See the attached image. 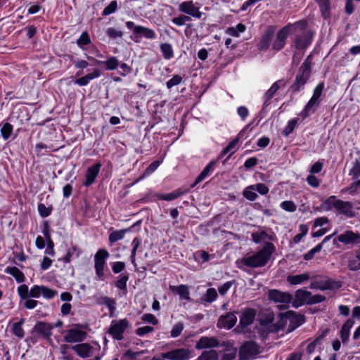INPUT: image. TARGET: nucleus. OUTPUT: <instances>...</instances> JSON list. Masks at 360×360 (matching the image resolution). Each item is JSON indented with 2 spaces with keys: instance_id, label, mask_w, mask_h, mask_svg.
Returning a JSON list of instances; mask_svg holds the SVG:
<instances>
[{
  "instance_id": "2f4dec72",
  "label": "nucleus",
  "mask_w": 360,
  "mask_h": 360,
  "mask_svg": "<svg viewBox=\"0 0 360 360\" xmlns=\"http://www.w3.org/2000/svg\"><path fill=\"white\" fill-rule=\"evenodd\" d=\"M239 141V138L237 136L233 140H232L228 146L223 149L221 153V155H228V158L232 155L237 150V145Z\"/></svg>"
},
{
  "instance_id": "4be33fe9",
  "label": "nucleus",
  "mask_w": 360,
  "mask_h": 360,
  "mask_svg": "<svg viewBox=\"0 0 360 360\" xmlns=\"http://www.w3.org/2000/svg\"><path fill=\"white\" fill-rule=\"evenodd\" d=\"M256 316V311L253 309H245L242 311L240 318V325L243 327L252 324Z\"/></svg>"
},
{
  "instance_id": "338daca9",
  "label": "nucleus",
  "mask_w": 360,
  "mask_h": 360,
  "mask_svg": "<svg viewBox=\"0 0 360 360\" xmlns=\"http://www.w3.org/2000/svg\"><path fill=\"white\" fill-rule=\"evenodd\" d=\"M360 188V179L350 184L346 189L342 190V192H348L349 194L355 193Z\"/></svg>"
},
{
  "instance_id": "6e6d98bb",
  "label": "nucleus",
  "mask_w": 360,
  "mask_h": 360,
  "mask_svg": "<svg viewBox=\"0 0 360 360\" xmlns=\"http://www.w3.org/2000/svg\"><path fill=\"white\" fill-rule=\"evenodd\" d=\"M297 123V119L295 118L288 122V125L285 127L283 131V134L285 136H288L292 132L294 129L295 128Z\"/></svg>"
},
{
  "instance_id": "72a5a7b5",
  "label": "nucleus",
  "mask_w": 360,
  "mask_h": 360,
  "mask_svg": "<svg viewBox=\"0 0 360 360\" xmlns=\"http://www.w3.org/2000/svg\"><path fill=\"white\" fill-rule=\"evenodd\" d=\"M91 42V38L87 32H83L77 40V46L82 50H85V46L90 44Z\"/></svg>"
},
{
  "instance_id": "f257e3e1",
  "label": "nucleus",
  "mask_w": 360,
  "mask_h": 360,
  "mask_svg": "<svg viewBox=\"0 0 360 360\" xmlns=\"http://www.w3.org/2000/svg\"><path fill=\"white\" fill-rule=\"evenodd\" d=\"M274 250V246L271 243H266L258 252L251 255H247L236 260V263L239 269L244 266L250 268L262 267L266 264Z\"/></svg>"
},
{
  "instance_id": "b1692460",
  "label": "nucleus",
  "mask_w": 360,
  "mask_h": 360,
  "mask_svg": "<svg viewBox=\"0 0 360 360\" xmlns=\"http://www.w3.org/2000/svg\"><path fill=\"white\" fill-rule=\"evenodd\" d=\"M53 326L50 323L39 321L34 326V330L44 338H49L51 335V330Z\"/></svg>"
},
{
  "instance_id": "0eeeda50",
  "label": "nucleus",
  "mask_w": 360,
  "mask_h": 360,
  "mask_svg": "<svg viewBox=\"0 0 360 360\" xmlns=\"http://www.w3.org/2000/svg\"><path fill=\"white\" fill-rule=\"evenodd\" d=\"M129 326L130 323L127 319L114 320L111 322L108 332L113 339L122 340L124 339V333Z\"/></svg>"
},
{
  "instance_id": "3c124183",
  "label": "nucleus",
  "mask_w": 360,
  "mask_h": 360,
  "mask_svg": "<svg viewBox=\"0 0 360 360\" xmlns=\"http://www.w3.org/2000/svg\"><path fill=\"white\" fill-rule=\"evenodd\" d=\"M41 295L45 299L51 300L58 295V291L51 289L45 285H42Z\"/></svg>"
},
{
  "instance_id": "69168bd1",
  "label": "nucleus",
  "mask_w": 360,
  "mask_h": 360,
  "mask_svg": "<svg viewBox=\"0 0 360 360\" xmlns=\"http://www.w3.org/2000/svg\"><path fill=\"white\" fill-rule=\"evenodd\" d=\"M42 285H34L30 290V297L39 298L41 295Z\"/></svg>"
},
{
  "instance_id": "58836bf2",
  "label": "nucleus",
  "mask_w": 360,
  "mask_h": 360,
  "mask_svg": "<svg viewBox=\"0 0 360 360\" xmlns=\"http://www.w3.org/2000/svg\"><path fill=\"white\" fill-rule=\"evenodd\" d=\"M349 175L352 179H357L360 177V162L358 159H355L352 162V167L349 171Z\"/></svg>"
},
{
  "instance_id": "5701e85b",
  "label": "nucleus",
  "mask_w": 360,
  "mask_h": 360,
  "mask_svg": "<svg viewBox=\"0 0 360 360\" xmlns=\"http://www.w3.org/2000/svg\"><path fill=\"white\" fill-rule=\"evenodd\" d=\"M285 82L284 80H278L274 82L272 86L266 91L264 94V106L266 107L269 105L270 100L273 98L276 91L279 89L281 86H285Z\"/></svg>"
},
{
  "instance_id": "a19ab883",
  "label": "nucleus",
  "mask_w": 360,
  "mask_h": 360,
  "mask_svg": "<svg viewBox=\"0 0 360 360\" xmlns=\"http://www.w3.org/2000/svg\"><path fill=\"white\" fill-rule=\"evenodd\" d=\"M102 64L105 65L107 70H114L120 65V62L116 57L110 56L106 60L103 61Z\"/></svg>"
},
{
  "instance_id": "f03ea898",
  "label": "nucleus",
  "mask_w": 360,
  "mask_h": 360,
  "mask_svg": "<svg viewBox=\"0 0 360 360\" xmlns=\"http://www.w3.org/2000/svg\"><path fill=\"white\" fill-rule=\"evenodd\" d=\"M332 206L338 212L344 214L348 218H353L355 216L353 210V204L351 202L343 201L338 199L335 195H331L323 202L322 207L326 210H330Z\"/></svg>"
},
{
  "instance_id": "dca6fc26",
  "label": "nucleus",
  "mask_w": 360,
  "mask_h": 360,
  "mask_svg": "<svg viewBox=\"0 0 360 360\" xmlns=\"http://www.w3.org/2000/svg\"><path fill=\"white\" fill-rule=\"evenodd\" d=\"M289 30L290 25H287L277 32L275 39L272 41V49L280 51L285 46Z\"/></svg>"
},
{
  "instance_id": "9b49d317",
  "label": "nucleus",
  "mask_w": 360,
  "mask_h": 360,
  "mask_svg": "<svg viewBox=\"0 0 360 360\" xmlns=\"http://www.w3.org/2000/svg\"><path fill=\"white\" fill-rule=\"evenodd\" d=\"M259 353V345L252 341L245 342L240 348V357L243 360H250Z\"/></svg>"
},
{
  "instance_id": "bb28decb",
  "label": "nucleus",
  "mask_w": 360,
  "mask_h": 360,
  "mask_svg": "<svg viewBox=\"0 0 360 360\" xmlns=\"http://www.w3.org/2000/svg\"><path fill=\"white\" fill-rule=\"evenodd\" d=\"M354 321L353 319H349L343 324L340 330V338L343 343H345L349 337L350 329L353 327Z\"/></svg>"
},
{
  "instance_id": "c9c22d12",
  "label": "nucleus",
  "mask_w": 360,
  "mask_h": 360,
  "mask_svg": "<svg viewBox=\"0 0 360 360\" xmlns=\"http://www.w3.org/2000/svg\"><path fill=\"white\" fill-rule=\"evenodd\" d=\"M25 322L24 319H21L19 322L14 323L12 325L13 333L19 338H22L25 335V332L22 328V325Z\"/></svg>"
},
{
  "instance_id": "5fc2aeb1",
  "label": "nucleus",
  "mask_w": 360,
  "mask_h": 360,
  "mask_svg": "<svg viewBox=\"0 0 360 360\" xmlns=\"http://www.w3.org/2000/svg\"><path fill=\"white\" fill-rule=\"evenodd\" d=\"M280 207L286 212H293L296 210L297 206L291 200H285L281 203Z\"/></svg>"
},
{
  "instance_id": "4d7b16f0",
  "label": "nucleus",
  "mask_w": 360,
  "mask_h": 360,
  "mask_svg": "<svg viewBox=\"0 0 360 360\" xmlns=\"http://www.w3.org/2000/svg\"><path fill=\"white\" fill-rule=\"evenodd\" d=\"M184 328V323L181 322L176 323L172 328L170 332L172 338L179 336Z\"/></svg>"
},
{
  "instance_id": "ddd939ff",
  "label": "nucleus",
  "mask_w": 360,
  "mask_h": 360,
  "mask_svg": "<svg viewBox=\"0 0 360 360\" xmlns=\"http://www.w3.org/2000/svg\"><path fill=\"white\" fill-rule=\"evenodd\" d=\"M336 240L345 245H356L360 244V233L347 230L338 235Z\"/></svg>"
},
{
  "instance_id": "774afa93",
  "label": "nucleus",
  "mask_w": 360,
  "mask_h": 360,
  "mask_svg": "<svg viewBox=\"0 0 360 360\" xmlns=\"http://www.w3.org/2000/svg\"><path fill=\"white\" fill-rule=\"evenodd\" d=\"M348 268L350 271H358L360 269V260L356 259H351L348 261Z\"/></svg>"
},
{
  "instance_id": "423d86ee",
  "label": "nucleus",
  "mask_w": 360,
  "mask_h": 360,
  "mask_svg": "<svg viewBox=\"0 0 360 360\" xmlns=\"http://www.w3.org/2000/svg\"><path fill=\"white\" fill-rule=\"evenodd\" d=\"M326 300L324 295H315L305 290L299 289L295 292L293 305L295 307L303 305L304 304H313L320 303Z\"/></svg>"
},
{
  "instance_id": "e433bc0d",
  "label": "nucleus",
  "mask_w": 360,
  "mask_h": 360,
  "mask_svg": "<svg viewBox=\"0 0 360 360\" xmlns=\"http://www.w3.org/2000/svg\"><path fill=\"white\" fill-rule=\"evenodd\" d=\"M80 249L77 245H72L70 248L68 249L67 254L63 257V260L65 263H69L71 261L72 257H79L80 255Z\"/></svg>"
},
{
  "instance_id": "c85d7f7f",
  "label": "nucleus",
  "mask_w": 360,
  "mask_h": 360,
  "mask_svg": "<svg viewBox=\"0 0 360 360\" xmlns=\"http://www.w3.org/2000/svg\"><path fill=\"white\" fill-rule=\"evenodd\" d=\"M262 328L267 333H275L281 329V326L273 323V317L270 316L267 320L261 321Z\"/></svg>"
},
{
  "instance_id": "7ed1b4c3",
  "label": "nucleus",
  "mask_w": 360,
  "mask_h": 360,
  "mask_svg": "<svg viewBox=\"0 0 360 360\" xmlns=\"http://www.w3.org/2000/svg\"><path fill=\"white\" fill-rule=\"evenodd\" d=\"M311 72V56L309 55L301 65L299 72L296 75L295 80L290 89L294 92H297L304 86L309 80Z\"/></svg>"
},
{
  "instance_id": "79ce46f5",
  "label": "nucleus",
  "mask_w": 360,
  "mask_h": 360,
  "mask_svg": "<svg viewBox=\"0 0 360 360\" xmlns=\"http://www.w3.org/2000/svg\"><path fill=\"white\" fill-rule=\"evenodd\" d=\"M141 239L140 238H137V237L135 238L131 242L132 250H131V262L134 266H136V251H137L138 248H139V246L141 245Z\"/></svg>"
},
{
  "instance_id": "9d476101",
  "label": "nucleus",
  "mask_w": 360,
  "mask_h": 360,
  "mask_svg": "<svg viewBox=\"0 0 360 360\" xmlns=\"http://www.w3.org/2000/svg\"><path fill=\"white\" fill-rule=\"evenodd\" d=\"M109 257V252L105 249H100L94 255V268L96 275L101 279L104 275V267L105 265L106 259Z\"/></svg>"
},
{
  "instance_id": "864d4df0",
  "label": "nucleus",
  "mask_w": 360,
  "mask_h": 360,
  "mask_svg": "<svg viewBox=\"0 0 360 360\" xmlns=\"http://www.w3.org/2000/svg\"><path fill=\"white\" fill-rule=\"evenodd\" d=\"M326 335V333H323L322 335H321L320 336H319L318 338H316L313 342H311V343H309L308 345H307V352L309 353V354H311L314 352L316 347L317 345H319L321 343V342L322 341V340L323 339V338L325 337Z\"/></svg>"
},
{
  "instance_id": "20e7f679",
  "label": "nucleus",
  "mask_w": 360,
  "mask_h": 360,
  "mask_svg": "<svg viewBox=\"0 0 360 360\" xmlns=\"http://www.w3.org/2000/svg\"><path fill=\"white\" fill-rule=\"evenodd\" d=\"M324 89L323 82L319 83L314 89L313 95L307 102L300 115L304 120L315 112L321 102V95Z\"/></svg>"
},
{
  "instance_id": "680f3d73",
  "label": "nucleus",
  "mask_w": 360,
  "mask_h": 360,
  "mask_svg": "<svg viewBox=\"0 0 360 360\" xmlns=\"http://www.w3.org/2000/svg\"><path fill=\"white\" fill-rule=\"evenodd\" d=\"M267 238L268 234L263 231L252 233V240L256 243H259V242L265 240Z\"/></svg>"
},
{
  "instance_id": "c756f323",
  "label": "nucleus",
  "mask_w": 360,
  "mask_h": 360,
  "mask_svg": "<svg viewBox=\"0 0 360 360\" xmlns=\"http://www.w3.org/2000/svg\"><path fill=\"white\" fill-rule=\"evenodd\" d=\"M4 272L13 276L18 283H22L25 281L24 274L15 266H7Z\"/></svg>"
},
{
  "instance_id": "393cba45",
  "label": "nucleus",
  "mask_w": 360,
  "mask_h": 360,
  "mask_svg": "<svg viewBox=\"0 0 360 360\" xmlns=\"http://www.w3.org/2000/svg\"><path fill=\"white\" fill-rule=\"evenodd\" d=\"M96 304L99 305H105L110 311V316H113L116 309V302L115 300L107 296H101L96 299Z\"/></svg>"
},
{
  "instance_id": "13d9d810",
  "label": "nucleus",
  "mask_w": 360,
  "mask_h": 360,
  "mask_svg": "<svg viewBox=\"0 0 360 360\" xmlns=\"http://www.w3.org/2000/svg\"><path fill=\"white\" fill-rule=\"evenodd\" d=\"M191 20V18L185 15H180L172 20V22L178 26H182L186 23V22Z\"/></svg>"
},
{
  "instance_id": "8fccbe9b",
  "label": "nucleus",
  "mask_w": 360,
  "mask_h": 360,
  "mask_svg": "<svg viewBox=\"0 0 360 360\" xmlns=\"http://www.w3.org/2000/svg\"><path fill=\"white\" fill-rule=\"evenodd\" d=\"M129 273H125L120 276L119 279L115 283V286L120 290L127 288V282L129 280Z\"/></svg>"
},
{
  "instance_id": "6e6552de",
  "label": "nucleus",
  "mask_w": 360,
  "mask_h": 360,
  "mask_svg": "<svg viewBox=\"0 0 360 360\" xmlns=\"http://www.w3.org/2000/svg\"><path fill=\"white\" fill-rule=\"evenodd\" d=\"M269 299L278 303L280 309H287L292 300V296L288 292L278 290H270L268 293Z\"/></svg>"
},
{
  "instance_id": "de8ad7c7",
  "label": "nucleus",
  "mask_w": 360,
  "mask_h": 360,
  "mask_svg": "<svg viewBox=\"0 0 360 360\" xmlns=\"http://www.w3.org/2000/svg\"><path fill=\"white\" fill-rule=\"evenodd\" d=\"M13 127L8 123H4L1 128V136L4 140H7L13 133Z\"/></svg>"
},
{
  "instance_id": "4c0bfd02",
  "label": "nucleus",
  "mask_w": 360,
  "mask_h": 360,
  "mask_svg": "<svg viewBox=\"0 0 360 360\" xmlns=\"http://www.w3.org/2000/svg\"><path fill=\"white\" fill-rule=\"evenodd\" d=\"M183 193H184V192L179 191V190H176V191L169 193H166V194L159 193V194H157L156 196L160 200L171 201L174 199H176L181 195H183Z\"/></svg>"
},
{
  "instance_id": "f704fd0d",
  "label": "nucleus",
  "mask_w": 360,
  "mask_h": 360,
  "mask_svg": "<svg viewBox=\"0 0 360 360\" xmlns=\"http://www.w3.org/2000/svg\"><path fill=\"white\" fill-rule=\"evenodd\" d=\"M246 27L242 23H238L236 27H230L226 29V32L232 37H238L240 33L245 31Z\"/></svg>"
},
{
  "instance_id": "a18cd8bd",
  "label": "nucleus",
  "mask_w": 360,
  "mask_h": 360,
  "mask_svg": "<svg viewBox=\"0 0 360 360\" xmlns=\"http://www.w3.org/2000/svg\"><path fill=\"white\" fill-rule=\"evenodd\" d=\"M243 195L247 200L253 201L257 198V194L255 193V186L253 185L246 187L243 191Z\"/></svg>"
},
{
  "instance_id": "603ef678",
  "label": "nucleus",
  "mask_w": 360,
  "mask_h": 360,
  "mask_svg": "<svg viewBox=\"0 0 360 360\" xmlns=\"http://www.w3.org/2000/svg\"><path fill=\"white\" fill-rule=\"evenodd\" d=\"M117 8L118 5L117 1H112L110 4L103 9L102 15L106 16L114 13L117 10Z\"/></svg>"
},
{
  "instance_id": "6ab92c4d",
  "label": "nucleus",
  "mask_w": 360,
  "mask_h": 360,
  "mask_svg": "<svg viewBox=\"0 0 360 360\" xmlns=\"http://www.w3.org/2000/svg\"><path fill=\"white\" fill-rule=\"evenodd\" d=\"M219 345V340L214 337L202 336L196 342L195 349H212L217 347Z\"/></svg>"
},
{
  "instance_id": "a211bd4d",
  "label": "nucleus",
  "mask_w": 360,
  "mask_h": 360,
  "mask_svg": "<svg viewBox=\"0 0 360 360\" xmlns=\"http://www.w3.org/2000/svg\"><path fill=\"white\" fill-rule=\"evenodd\" d=\"M274 30V28L271 26L268 27L266 29L257 44V48L259 51H265L269 49L270 44L273 40Z\"/></svg>"
},
{
  "instance_id": "39448f33",
  "label": "nucleus",
  "mask_w": 360,
  "mask_h": 360,
  "mask_svg": "<svg viewBox=\"0 0 360 360\" xmlns=\"http://www.w3.org/2000/svg\"><path fill=\"white\" fill-rule=\"evenodd\" d=\"M307 25L306 22L300 21L294 24L295 29L303 30L301 34L296 35L293 44L296 49L303 50L308 47L313 39V34L311 31L304 30Z\"/></svg>"
},
{
  "instance_id": "c03bdc74",
  "label": "nucleus",
  "mask_w": 360,
  "mask_h": 360,
  "mask_svg": "<svg viewBox=\"0 0 360 360\" xmlns=\"http://www.w3.org/2000/svg\"><path fill=\"white\" fill-rule=\"evenodd\" d=\"M43 233H44V235L46 239V242H47V248L45 251V253L50 256H53L55 255L54 243L51 238L50 234L49 233V231L47 230H44L43 231Z\"/></svg>"
},
{
  "instance_id": "f3484780",
  "label": "nucleus",
  "mask_w": 360,
  "mask_h": 360,
  "mask_svg": "<svg viewBox=\"0 0 360 360\" xmlns=\"http://www.w3.org/2000/svg\"><path fill=\"white\" fill-rule=\"evenodd\" d=\"M72 349L81 358H87L94 355L97 350L88 343H81L72 346Z\"/></svg>"
},
{
  "instance_id": "412c9836",
  "label": "nucleus",
  "mask_w": 360,
  "mask_h": 360,
  "mask_svg": "<svg viewBox=\"0 0 360 360\" xmlns=\"http://www.w3.org/2000/svg\"><path fill=\"white\" fill-rule=\"evenodd\" d=\"M101 167V164L98 162L88 168L85 175V181L83 183L85 186H89L94 182L95 179L99 173Z\"/></svg>"
},
{
  "instance_id": "a878e982",
  "label": "nucleus",
  "mask_w": 360,
  "mask_h": 360,
  "mask_svg": "<svg viewBox=\"0 0 360 360\" xmlns=\"http://www.w3.org/2000/svg\"><path fill=\"white\" fill-rule=\"evenodd\" d=\"M169 289L172 292L179 295L181 299L186 300L187 301L191 300L189 289L187 285L183 284L178 286L170 285Z\"/></svg>"
},
{
  "instance_id": "f8f14e48",
  "label": "nucleus",
  "mask_w": 360,
  "mask_h": 360,
  "mask_svg": "<svg viewBox=\"0 0 360 360\" xmlns=\"http://www.w3.org/2000/svg\"><path fill=\"white\" fill-rule=\"evenodd\" d=\"M193 352L186 348H177L162 353L161 357L169 360H188L192 357Z\"/></svg>"
},
{
  "instance_id": "aec40b11",
  "label": "nucleus",
  "mask_w": 360,
  "mask_h": 360,
  "mask_svg": "<svg viewBox=\"0 0 360 360\" xmlns=\"http://www.w3.org/2000/svg\"><path fill=\"white\" fill-rule=\"evenodd\" d=\"M237 317L233 313H228L219 317L217 327L220 328H231L236 323Z\"/></svg>"
},
{
  "instance_id": "e2e57ef3",
  "label": "nucleus",
  "mask_w": 360,
  "mask_h": 360,
  "mask_svg": "<svg viewBox=\"0 0 360 360\" xmlns=\"http://www.w3.org/2000/svg\"><path fill=\"white\" fill-rule=\"evenodd\" d=\"M322 249V243L318 244L316 247L309 250L307 253L304 255V259L305 260H311L314 255L317 252H319Z\"/></svg>"
},
{
  "instance_id": "37998d69",
  "label": "nucleus",
  "mask_w": 360,
  "mask_h": 360,
  "mask_svg": "<svg viewBox=\"0 0 360 360\" xmlns=\"http://www.w3.org/2000/svg\"><path fill=\"white\" fill-rule=\"evenodd\" d=\"M129 229H130L112 231L109 235V242L110 243H114L122 240L124 237L125 233L129 231Z\"/></svg>"
},
{
  "instance_id": "473e14b6",
  "label": "nucleus",
  "mask_w": 360,
  "mask_h": 360,
  "mask_svg": "<svg viewBox=\"0 0 360 360\" xmlns=\"http://www.w3.org/2000/svg\"><path fill=\"white\" fill-rule=\"evenodd\" d=\"M219 354L216 350H205L197 358L196 360H217Z\"/></svg>"
},
{
  "instance_id": "09e8293b",
  "label": "nucleus",
  "mask_w": 360,
  "mask_h": 360,
  "mask_svg": "<svg viewBox=\"0 0 360 360\" xmlns=\"http://www.w3.org/2000/svg\"><path fill=\"white\" fill-rule=\"evenodd\" d=\"M164 58L167 60L174 56V52L172 46L169 44H163L160 46Z\"/></svg>"
},
{
  "instance_id": "cd10ccee",
  "label": "nucleus",
  "mask_w": 360,
  "mask_h": 360,
  "mask_svg": "<svg viewBox=\"0 0 360 360\" xmlns=\"http://www.w3.org/2000/svg\"><path fill=\"white\" fill-rule=\"evenodd\" d=\"M310 278L309 273H304L298 275H289L287 276L286 281L291 285H297L303 283Z\"/></svg>"
},
{
  "instance_id": "2eb2a0df",
  "label": "nucleus",
  "mask_w": 360,
  "mask_h": 360,
  "mask_svg": "<svg viewBox=\"0 0 360 360\" xmlns=\"http://www.w3.org/2000/svg\"><path fill=\"white\" fill-rule=\"evenodd\" d=\"M126 27L129 30H132L134 34L142 35L148 39H153L156 37V34L153 30L140 25H136L132 21H127L126 22Z\"/></svg>"
},
{
  "instance_id": "4468645a",
  "label": "nucleus",
  "mask_w": 360,
  "mask_h": 360,
  "mask_svg": "<svg viewBox=\"0 0 360 360\" xmlns=\"http://www.w3.org/2000/svg\"><path fill=\"white\" fill-rule=\"evenodd\" d=\"M179 11L197 19H200L202 14L200 11V7L192 1H186L181 3L179 6Z\"/></svg>"
},
{
  "instance_id": "1a4fd4ad",
  "label": "nucleus",
  "mask_w": 360,
  "mask_h": 360,
  "mask_svg": "<svg viewBox=\"0 0 360 360\" xmlns=\"http://www.w3.org/2000/svg\"><path fill=\"white\" fill-rule=\"evenodd\" d=\"M86 336V332L81 328V326L76 325L65 332L63 340L68 343L80 342L84 341Z\"/></svg>"
},
{
  "instance_id": "bf43d9fd",
  "label": "nucleus",
  "mask_w": 360,
  "mask_h": 360,
  "mask_svg": "<svg viewBox=\"0 0 360 360\" xmlns=\"http://www.w3.org/2000/svg\"><path fill=\"white\" fill-rule=\"evenodd\" d=\"M18 293L21 300L30 297V290L25 284L20 285L18 287Z\"/></svg>"
},
{
  "instance_id": "49530a36",
  "label": "nucleus",
  "mask_w": 360,
  "mask_h": 360,
  "mask_svg": "<svg viewBox=\"0 0 360 360\" xmlns=\"http://www.w3.org/2000/svg\"><path fill=\"white\" fill-rule=\"evenodd\" d=\"M217 297V290L214 288H209L206 291L205 295L202 297V300L208 303L214 302Z\"/></svg>"
},
{
  "instance_id": "7c9ffc66",
  "label": "nucleus",
  "mask_w": 360,
  "mask_h": 360,
  "mask_svg": "<svg viewBox=\"0 0 360 360\" xmlns=\"http://www.w3.org/2000/svg\"><path fill=\"white\" fill-rule=\"evenodd\" d=\"M214 167V162H210L202 170V172L198 176L193 184L191 185V187L193 188L200 181L204 180L211 172L213 171Z\"/></svg>"
},
{
  "instance_id": "052dcab7",
  "label": "nucleus",
  "mask_w": 360,
  "mask_h": 360,
  "mask_svg": "<svg viewBox=\"0 0 360 360\" xmlns=\"http://www.w3.org/2000/svg\"><path fill=\"white\" fill-rule=\"evenodd\" d=\"M236 348H228L225 350L221 360H233L236 356Z\"/></svg>"
},
{
  "instance_id": "ea45409f",
  "label": "nucleus",
  "mask_w": 360,
  "mask_h": 360,
  "mask_svg": "<svg viewBox=\"0 0 360 360\" xmlns=\"http://www.w3.org/2000/svg\"><path fill=\"white\" fill-rule=\"evenodd\" d=\"M311 289H319L321 290H326L332 288L330 281H314L310 283L309 285Z\"/></svg>"
},
{
  "instance_id": "0e129e2a",
  "label": "nucleus",
  "mask_w": 360,
  "mask_h": 360,
  "mask_svg": "<svg viewBox=\"0 0 360 360\" xmlns=\"http://www.w3.org/2000/svg\"><path fill=\"white\" fill-rule=\"evenodd\" d=\"M106 34L112 39L121 38L123 36V32L121 30H117L114 27H108L106 30Z\"/></svg>"
}]
</instances>
